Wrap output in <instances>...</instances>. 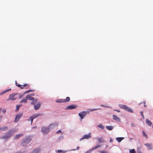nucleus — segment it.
Segmentation results:
<instances>
[{
	"instance_id": "1",
	"label": "nucleus",
	"mask_w": 153,
	"mask_h": 153,
	"mask_svg": "<svg viewBox=\"0 0 153 153\" xmlns=\"http://www.w3.org/2000/svg\"><path fill=\"white\" fill-rule=\"evenodd\" d=\"M15 131L14 130L12 129L9 130L8 132L5 135L2 137L1 138L7 140L10 138L15 132Z\"/></svg>"
},
{
	"instance_id": "2",
	"label": "nucleus",
	"mask_w": 153,
	"mask_h": 153,
	"mask_svg": "<svg viewBox=\"0 0 153 153\" xmlns=\"http://www.w3.org/2000/svg\"><path fill=\"white\" fill-rule=\"evenodd\" d=\"M31 140V138L30 136H27L22 140L21 145L24 146H26L27 144L30 143Z\"/></svg>"
},
{
	"instance_id": "3",
	"label": "nucleus",
	"mask_w": 153,
	"mask_h": 153,
	"mask_svg": "<svg viewBox=\"0 0 153 153\" xmlns=\"http://www.w3.org/2000/svg\"><path fill=\"white\" fill-rule=\"evenodd\" d=\"M54 126L53 124L50 125L48 127H42L41 128V131L44 134L46 135L48 134L52 126Z\"/></svg>"
},
{
	"instance_id": "4",
	"label": "nucleus",
	"mask_w": 153,
	"mask_h": 153,
	"mask_svg": "<svg viewBox=\"0 0 153 153\" xmlns=\"http://www.w3.org/2000/svg\"><path fill=\"white\" fill-rule=\"evenodd\" d=\"M118 105L119 107L129 112H133V110L130 108L126 105L119 104Z\"/></svg>"
},
{
	"instance_id": "5",
	"label": "nucleus",
	"mask_w": 153,
	"mask_h": 153,
	"mask_svg": "<svg viewBox=\"0 0 153 153\" xmlns=\"http://www.w3.org/2000/svg\"><path fill=\"white\" fill-rule=\"evenodd\" d=\"M89 111H83L79 113L78 114L80 117L81 119L82 120L85 117L87 114H89Z\"/></svg>"
},
{
	"instance_id": "6",
	"label": "nucleus",
	"mask_w": 153,
	"mask_h": 153,
	"mask_svg": "<svg viewBox=\"0 0 153 153\" xmlns=\"http://www.w3.org/2000/svg\"><path fill=\"white\" fill-rule=\"evenodd\" d=\"M18 94V93L12 94H10L9 96V99H7V100L8 101L10 100L11 101H13L16 100L17 99V98L15 97L16 95Z\"/></svg>"
},
{
	"instance_id": "7",
	"label": "nucleus",
	"mask_w": 153,
	"mask_h": 153,
	"mask_svg": "<svg viewBox=\"0 0 153 153\" xmlns=\"http://www.w3.org/2000/svg\"><path fill=\"white\" fill-rule=\"evenodd\" d=\"M102 146V145L101 144H98L96 146L93 147L92 149H89L88 151H87L85 153H91L92 152V151L94 150H95L97 148H98Z\"/></svg>"
},
{
	"instance_id": "8",
	"label": "nucleus",
	"mask_w": 153,
	"mask_h": 153,
	"mask_svg": "<svg viewBox=\"0 0 153 153\" xmlns=\"http://www.w3.org/2000/svg\"><path fill=\"white\" fill-rule=\"evenodd\" d=\"M91 137V133H89L87 134H85L83 136V137L81 138L79 140L81 141L82 140L84 139H88Z\"/></svg>"
},
{
	"instance_id": "9",
	"label": "nucleus",
	"mask_w": 153,
	"mask_h": 153,
	"mask_svg": "<svg viewBox=\"0 0 153 153\" xmlns=\"http://www.w3.org/2000/svg\"><path fill=\"white\" fill-rule=\"evenodd\" d=\"M41 149L40 147H38L34 149L32 151V153H40L41 152Z\"/></svg>"
},
{
	"instance_id": "10",
	"label": "nucleus",
	"mask_w": 153,
	"mask_h": 153,
	"mask_svg": "<svg viewBox=\"0 0 153 153\" xmlns=\"http://www.w3.org/2000/svg\"><path fill=\"white\" fill-rule=\"evenodd\" d=\"M22 116V114H17L15 117L14 122H16L18 121L20 118Z\"/></svg>"
},
{
	"instance_id": "11",
	"label": "nucleus",
	"mask_w": 153,
	"mask_h": 153,
	"mask_svg": "<svg viewBox=\"0 0 153 153\" xmlns=\"http://www.w3.org/2000/svg\"><path fill=\"white\" fill-rule=\"evenodd\" d=\"M41 105V103L40 102H38L37 104L34 105V108L35 110H38L40 107Z\"/></svg>"
},
{
	"instance_id": "12",
	"label": "nucleus",
	"mask_w": 153,
	"mask_h": 153,
	"mask_svg": "<svg viewBox=\"0 0 153 153\" xmlns=\"http://www.w3.org/2000/svg\"><path fill=\"white\" fill-rule=\"evenodd\" d=\"M113 119L117 122H121V120L120 118L115 115H113Z\"/></svg>"
},
{
	"instance_id": "13",
	"label": "nucleus",
	"mask_w": 153,
	"mask_h": 153,
	"mask_svg": "<svg viewBox=\"0 0 153 153\" xmlns=\"http://www.w3.org/2000/svg\"><path fill=\"white\" fill-rule=\"evenodd\" d=\"M76 107V106L75 105H72L68 106L66 108V110L72 109H75Z\"/></svg>"
},
{
	"instance_id": "14",
	"label": "nucleus",
	"mask_w": 153,
	"mask_h": 153,
	"mask_svg": "<svg viewBox=\"0 0 153 153\" xmlns=\"http://www.w3.org/2000/svg\"><path fill=\"white\" fill-rule=\"evenodd\" d=\"M43 115L44 114H42L38 113L33 114L32 116V117L34 119L38 117L41 116Z\"/></svg>"
},
{
	"instance_id": "15",
	"label": "nucleus",
	"mask_w": 153,
	"mask_h": 153,
	"mask_svg": "<svg viewBox=\"0 0 153 153\" xmlns=\"http://www.w3.org/2000/svg\"><path fill=\"white\" fill-rule=\"evenodd\" d=\"M23 134H17L14 137V139L16 140L19 139L21 137L23 136Z\"/></svg>"
},
{
	"instance_id": "16",
	"label": "nucleus",
	"mask_w": 153,
	"mask_h": 153,
	"mask_svg": "<svg viewBox=\"0 0 153 153\" xmlns=\"http://www.w3.org/2000/svg\"><path fill=\"white\" fill-rule=\"evenodd\" d=\"M68 151V150L63 151L62 150H56V152H57L58 153H65Z\"/></svg>"
},
{
	"instance_id": "17",
	"label": "nucleus",
	"mask_w": 153,
	"mask_h": 153,
	"mask_svg": "<svg viewBox=\"0 0 153 153\" xmlns=\"http://www.w3.org/2000/svg\"><path fill=\"white\" fill-rule=\"evenodd\" d=\"M144 145L147 147V148L148 149H152V144H149V143H146V144H144Z\"/></svg>"
},
{
	"instance_id": "18",
	"label": "nucleus",
	"mask_w": 153,
	"mask_h": 153,
	"mask_svg": "<svg viewBox=\"0 0 153 153\" xmlns=\"http://www.w3.org/2000/svg\"><path fill=\"white\" fill-rule=\"evenodd\" d=\"M8 129V127L7 126H4L0 128V131H5Z\"/></svg>"
},
{
	"instance_id": "19",
	"label": "nucleus",
	"mask_w": 153,
	"mask_h": 153,
	"mask_svg": "<svg viewBox=\"0 0 153 153\" xmlns=\"http://www.w3.org/2000/svg\"><path fill=\"white\" fill-rule=\"evenodd\" d=\"M26 99H28V100H34V98L33 97H31V96H30L29 95H27L26 97Z\"/></svg>"
},
{
	"instance_id": "20",
	"label": "nucleus",
	"mask_w": 153,
	"mask_h": 153,
	"mask_svg": "<svg viewBox=\"0 0 153 153\" xmlns=\"http://www.w3.org/2000/svg\"><path fill=\"white\" fill-rule=\"evenodd\" d=\"M106 128L109 130H111L114 128V127L112 126H106Z\"/></svg>"
},
{
	"instance_id": "21",
	"label": "nucleus",
	"mask_w": 153,
	"mask_h": 153,
	"mask_svg": "<svg viewBox=\"0 0 153 153\" xmlns=\"http://www.w3.org/2000/svg\"><path fill=\"white\" fill-rule=\"evenodd\" d=\"M11 90V89L10 88V89H7L5 91H2L0 93V95H1L3 94H5V93L9 91H10Z\"/></svg>"
},
{
	"instance_id": "22",
	"label": "nucleus",
	"mask_w": 153,
	"mask_h": 153,
	"mask_svg": "<svg viewBox=\"0 0 153 153\" xmlns=\"http://www.w3.org/2000/svg\"><path fill=\"white\" fill-rule=\"evenodd\" d=\"M64 100L63 99H60L57 100L56 101V102L58 103L65 102Z\"/></svg>"
},
{
	"instance_id": "23",
	"label": "nucleus",
	"mask_w": 153,
	"mask_h": 153,
	"mask_svg": "<svg viewBox=\"0 0 153 153\" xmlns=\"http://www.w3.org/2000/svg\"><path fill=\"white\" fill-rule=\"evenodd\" d=\"M95 138L96 139L98 140L99 141V143H103L104 142V140H102V138H99L96 137Z\"/></svg>"
},
{
	"instance_id": "24",
	"label": "nucleus",
	"mask_w": 153,
	"mask_h": 153,
	"mask_svg": "<svg viewBox=\"0 0 153 153\" xmlns=\"http://www.w3.org/2000/svg\"><path fill=\"white\" fill-rule=\"evenodd\" d=\"M97 126L100 129L102 130H103L105 128L104 126H103V125L101 124L97 125Z\"/></svg>"
},
{
	"instance_id": "25",
	"label": "nucleus",
	"mask_w": 153,
	"mask_h": 153,
	"mask_svg": "<svg viewBox=\"0 0 153 153\" xmlns=\"http://www.w3.org/2000/svg\"><path fill=\"white\" fill-rule=\"evenodd\" d=\"M124 139V137H117L116 138V140L118 142H120L123 140Z\"/></svg>"
},
{
	"instance_id": "26",
	"label": "nucleus",
	"mask_w": 153,
	"mask_h": 153,
	"mask_svg": "<svg viewBox=\"0 0 153 153\" xmlns=\"http://www.w3.org/2000/svg\"><path fill=\"white\" fill-rule=\"evenodd\" d=\"M146 123L149 126H151L152 125V122L149 120L148 119H146Z\"/></svg>"
},
{
	"instance_id": "27",
	"label": "nucleus",
	"mask_w": 153,
	"mask_h": 153,
	"mask_svg": "<svg viewBox=\"0 0 153 153\" xmlns=\"http://www.w3.org/2000/svg\"><path fill=\"white\" fill-rule=\"evenodd\" d=\"M34 101H32L31 102V104L32 105H35V104L37 102V101H38V100L37 99H35V100H33Z\"/></svg>"
},
{
	"instance_id": "28",
	"label": "nucleus",
	"mask_w": 153,
	"mask_h": 153,
	"mask_svg": "<svg viewBox=\"0 0 153 153\" xmlns=\"http://www.w3.org/2000/svg\"><path fill=\"white\" fill-rule=\"evenodd\" d=\"M27 99H26L25 98V99H23L22 100H21L20 102V103H26L27 102Z\"/></svg>"
},
{
	"instance_id": "29",
	"label": "nucleus",
	"mask_w": 153,
	"mask_h": 153,
	"mask_svg": "<svg viewBox=\"0 0 153 153\" xmlns=\"http://www.w3.org/2000/svg\"><path fill=\"white\" fill-rule=\"evenodd\" d=\"M64 100L65 102H68L70 100V98L69 97H67L66 99H64Z\"/></svg>"
},
{
	"instance_id": "30",
	"label": "nucleus",
	"mask_w": 153,
	"mask_h": 153,
	"mask_svg": "<svg viewBox=\"0 0 153 153\" xmlns=\"http://www.w3.org/2000/svg\"><path fill=\"white\" fill-rule=\"evenodd\" d=\"M137 151L138 153H143L141 150V148L140 147H137Z\"/></svg>"
},
{
	"instance_id": "31",
	"label": "nucleus",
	"mask_w": 153,
	"mask_h": 153,
	"mask_svg": "<svg viewBox=\"0 0 153 153\" xmlns=\"http://www.w3.org/2000/svg\"><path fill=\"white\" fill-rule=\"evenodd\" d=\"M22 106V105H17L16 106V111H18L20 107Z\"/></svg>"
},
{
	"instance_id": "32",
	"label": "nucleus",
	"mask_w": 153,
	"mask_h": 153,
	"mask_svg": "<svg viewBox=\"0 0 153 153\" xmlns=\"http://www.w3.org/2000/svg\"><path fill=\"white\" fill-rule=\"evenodd\" d=\"M34 91V90H28V91H26L24 93V94L27 93H29V92H33Z\"/></svg>"
},
{
	"instance_id": "33",
	"label": "nucleus",
	"mask_w": 153,
	"mask_h": 153,
	"mask_svg": "<svg viewBox=\"0 0 153 153\" xmlns=\"http://www.w3.org/2000/svg\"><path fill=\"white\" fill-rule=\"evenodd\" d=\"M100 109L97 108H94V109H90L89 110V111H94Z\"/></svg>"
},
{
	"instance_id": "34",
	"label": "nucleus",
	"mask_w": 153,
	"mask_h": 153,
	"mask_svg": "<svg viewBox=\"0 0 153 153\" xmlns=\"http://www.w3.org/2000/svg\"><path fill=\"white\" fill-rule=\"evenodd\" d=\"M130 153H135V150L134 149H131L130 151Z\"/></svg>"
},
{
	"instance_id": "35",
	"label": "nucleus",
	"mask_w": 153,
	"mask_h": 153,
	"mask_svg": "<svg viewBox=\"0 0 153 153\" xmlns=\"http://www.w3.org/2000/svg\"><path fill=\"white\" fill-rule=\"evenodd\" d=\"M30 121L31 122V124H32L34 119L32 117V116H30Z\"/></svg>"
},
{
	"instance_id": "36",
	"label": "nucleus",
	"mask_w": 153,
	"mask_h": 153,
	"mask_svg": "<svg viewBox=\"0 0 153 153\" xmlns=\"http://www.w3.org/2000/svg\"><path fill=\"white\" fill-rule=\"evenodd\" d=\"M24 93L23 94H19V98L21 99L24 95Z\"/></svg>"
},
{
	"instance_id": "37",
	"label": "nucleus",
	"mask_w": 153,
	"mask_h": 153,
	"mask_svg": "<svg viewBox=\"0 0 153 153\" xmlns=\"http://www.w3.org/2000/svg\"><path fill=\"white\" fill-rule=\"evenodd\" d=\"M140 113L141 114V116H142V117L143 119H144V115L143 114V111H141L140 112Z\"/></svg>"
},
{
	"instance_id": "38",
	"label": "nucleus",
	"mask_w": 153,
	"mask_h": 153,
	"mask_svg": "<svg viewBox=\"0 0 153 153\" xmlns=\"http://www.w3.org/2000/svg\"><path fill=\"white\" fill-rule=\"evenodd\" d=\"M143 134L144 135L145 137H147V134L145 133V132L143 131Z\"/></svg>"
},
{
	"instance_id": "39",
	"label": "nucleus",
	"mask_w": 153,
	"mask_h": 153,
	"mask_svg": "<svg viewBox=\"0 0 153 153\" xmlns=\"http://www.w3.org/2000/svg\"><path fill=\"white\" fill-rule=\"evenodd\" d=\"M25 153V152H24V151H19L15 153Z\"/></svg>"
},
{
	"instance_id": "40",
	"label": "nucleus",
	"mask_w": 153,
	"mask_h": 153,
	"mask_svg": "<svg viewBox=\"0 0 153 153\" xmlns=\"http://www.w3.org/2000/svg\"><path fill=\"white\" fill-rule=\"evenodd\" d=\"M64 138V137L63 136H62L59 137V140H62Z\"/></svg>"
},
{
	"instance_id": "41",
	"label": "nucleus",
	"mask_w": 153,
	"mask_h": 153,
	"mask_svg": "<svg viewBox=\"0 0 153 153\" xmlns=\"http://www.w3.org/2000/svg\"><path fill=\"white\" fill-rule=\"evenodd\" d=\"M131 126L132 127H136L135 125L134 124H133L132 123H131Z\"/></svg>"
},
{
	"instance_id": "42",
	"label": "nucleus",
	"mask_w": 153,
	"mask_h": 153,
	"mask_svg": "<svg viewBox=\"0 0 153 153\" xmlns=\"http://www.w3.org/2000/svg\"><path fill=\"white\" fill-rule=\"evenodd\" d=\"M79 146H78L77 147L76 150H78L79 149ZM75 150H76L75 149H72L70 151H75Z\"/></svg>"
},
{
	"instance_id": "43",
	"label": "nucleus",
	"mask_w": 153,
	"mask_h": 153,
	"mask_svg": "<svg viewBox=\"0 0 153 153\" xmlns=\"http://www.w3.org/2000/svg\"><path fill=\"white\" fill-rule=\"evenodd\" d=\"M3 116L2 115H0V122L2 121Z\"/></svg>"
},
{
	"instance_id": "44",
	"label": "nucleus",
	"mask_w": 153,
	"mask_h": 153,
	"mask_svg": "<svg viewBox=\"0 0 153 153\" xmlns=\"http://www.w3.org/2000/svg\"><path fill=\"white\" fill-rule=\"evenodd\" d=\"M16 85L18 86V87H20L21 86V85H20V84H18L17 83V82L16 81Z\"/></svg>"
},
{
	"instance_id": "45",
	"label": "nucleus",
	"mask_w": 153,
	"mask_h": 153,
	"mask_svg": "<svg viewBox=\"0 0 153 153\" xmlns=\"http://www.w3.org/2000/svg\"><path fill=\"white\" fill-rule=\"evenodd\" d=\"M61 132V131L60 130H58L57 132H56V133H59Z\"/></svg>"
},
{
	"instance_id": "46",
	"label": "nucleus",
	"mask_w": 153,
	"mask_h": 153,
	"mask_svg": "<svg viewBox=\"0 0 153 153\" xmlns=\"http://www.w3.org/2000/svg\"><path fill=\"white\" fill-rule=\"evenodd\" d=\"M2 112L4 114H5L6 112V110L5 109H4L2 111Z\"/></svg>"
},
{
	"instance_id": "47",
	"label": "nucleus",
	"mask_w": 153,
	"mask_h": 153,
	"mask_svg": "<svg viewBox=\"0 0 153 153\" xmlns=\"http://www.w3.org/2000/svg\"><path fill=\"white\" fill-rule=\"evenodd\" d=\"M114 110L115 111H117V112H120V111L119 110H116V109H114Z\"/></svg>"
},
{
	"instance_id": "48",
	"label": "nucleus",
	"mask_w": 153,
	"mask_h": 153,
	"mask_svg": "<svg viewBox=\"0 0 153 153\" xmlns=\"http://www.w3.org/2000/svg\"><path fill=\"white\" fill-rule=\"evenodd\" d=\"M27 85V84H25L24 85H22V86H26Z\"/></svg>"
},
{
	"instance_id": "49",
	"label": "nucleus",
	"mask_w": 153,
	"mask_h": 153,
	"mask_svg": "<svg viewBox=\"0 0 153 153\" xmlns=\"http://www.w3.org/2000/svg\"><path fill=\"white\" fill-rule=\"evenodd\" d=\"M100 153H105V151H99Z\"/></svg>"
},
{
	"instance_id": "50",
	"label": "nucleus",
	"mask_w": 153,
	"mask_h": 153,
	"mask_svg": "<svg viewBox=\"0 0 153 153\" xmlns=\"http://www.w3.org/2000/svg\"><path fill=\"white\" fill-rule=\"evenodd\" d=\"M36 126H34V127H33L32 128L33 129H34V128H36Z\"/></svg>"
},
{
	"instance_id": "51",
	"label": "nucleus",
	"mask_w": 153,
	"mask_h": 153,
	"mask_svg": "<svg viewBox=\"0 0 153 153\" xmlns=\"http://www.w3.org/2000/svg\"><path fill=\"white\" fill-rule=\"evenodd\" d=\"M112 140L111 139L110 140V142H112Z\"/></svg>"
},
{
	"instance_id": "52",
	"label": "nucleus",
	"mask_w": 153,
	"mask_h": 153,
	"mask_svg": "<svg viewBox=\"0 0 153 153\" xmlns=\"http://www.w3.org/2000/svg\"><path fill=\"white\" fill-rule=\"evenodd\" d=\"M34 96V94H31L30 95V96Z\"/></svg>"
},
{
	"instance_id": "53",
	"label": "nucleus",
	"mask_w": 153,
	"mask_h": 153,
	"mask_svg": "<svg viewBox=\"0 0 153 153\" xmlns=\"http://www.w3.org/2000/svg\"><path fill=\"white\" fill-rule=\"evenodd\" d=\"M28 121H30V117L29 118V119H28Z\"/></svg>"
},
{
	"instance_id": "54",
	"label": "nucleus",
	"mask_w": 153,
	"mask_h": 153,
	"mask_svg": "<svg viewBox=\"0 0 153 153\" xmlns=\"http://www.w3.org/2000/svg\"><path fill=\"white\" fill-rule=\"evenodd\" d=\"M20 88H21V89H22V88H23V87H21V86H20Z\"/></svg>"
},
{
	"instance_id": "55",
	"label": "nucleus",
	"mask_w": 153,
	"mask_h": 153,
	"mask_svg": "<svg viewBox=\"0 0 153 153\" xmlns=\"http://www.w3.org/2000/svg\"><path fill=\"white\" fill-rule=\"evenodd\" d=\"M144 106L145 107H146V105H144Z\"/></svg>"
},
{
	"instance_id": "56",
	"label": "nucleus",
	"mask_w": 153,
	"mask_h": 153,
	"mask_svg": "<svg viewBox=\"0 0 153 153\" xmlns=\"http://www.w3.org/2000/svg\"><path fill=\"white\" fill-rule=\"evenodd\" d=\"M101 106H103L105 107L104 105H101Z\"/></svg>"
},
{
	"instance_id": "57",
	"label": "nucleus",
	"mask_w": 153,
	"mask_h": 153,
	"mask_svg": "<svg viewBox=\"0 0 153 153\" xmlns=\"http://www.w3.org/2000/svg\"><path fill=\"white\" fill-rule=\"evenodd\" d=\"M145 102H143V103L145 104Z\"/></svg>"
},
{
	"instance_id": "58",
	"label": "nucleus",
	"mask_w": 153,
	"mask_h": 153,
	"mask_svg": "<svg viewBox=\"0 0 153 153\" xmlns=\"http://www.w3.org/2000/svg\"><path fill=\"white\" fill-rule=\"evenodd\" d=\"M107 147V146H106L105 147L106 148V147Z\"/></svg>"
},
{
	"instance_id": "59",
	"label": "nucleus",
	"mask_w": 153,
	"mask_h": 153,
	"mask_svg": "<svg viewBox=\"0 0 153 153\" xmlns=\"http://www.w3.org/2000/svg\"><path fill=\"white\" fill-rule=\"evenodd\" d=\"M31 153V152H30V153Z\"/></svg>"
}]
</instances>
